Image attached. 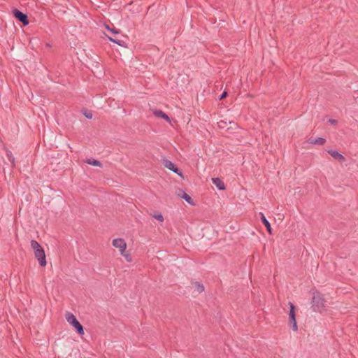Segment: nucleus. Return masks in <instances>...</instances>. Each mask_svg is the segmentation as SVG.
<instances>
[{
    "label": "nucleus",
    "instance_id": "f257e3e1",
    "mask_svg": "<svg viewBox=\"0 0 358 358\" xmlns=\"http://www.w3.org/2000/svg\"><path fill=\"white\" fill-rule=\"evenodd\" d=\"M31 247L34 251V256L38 261L40 266L42 267L45 266L47 262L45 251L42 246L36 241L31 240Z\"/></svg>",
    "mask_w": 358,
    "mask_h": 358
},
{
    "label": "nucleus",
    "instance_id": "f03ea898",
    "mask_svg": "<svg viewBox=\"0 0 358 358\" xmlns=\"http://www.w3.org/2000/svg\"><path fill=\"white\" fill-rule=\"evenodd\" d=\"M326 301L324 300L323 295L320 292H315L313 294L312 299V308L314 311L321 313L325 308Z\"/></svg>",
    "mask_w": 358,
    "mask_h": 358
},
{
    "label": "nucleus",
    "instance_id": "7ed1b4c3",
    "mask_svg": "<svg viewBox=\"0 0 358 358\" xmlns=\"http://www.w3.org/2000/svg\"><path fill=\"white\" fill-rule=\"evenodd\" d=\"M66 318L68 322L71 324L76 329V331L80 335L84 334L83 327L81 325V324L73 314L68 313L66 315Z\"/></svg>",
    "mask_w": 358,
    "mask_h": 358
},
{
    "label": "nucleus",
    "instance_id": "20e7f679",
    "mask_svg": "<svg viewBox=\"0 0 358 358\" xmlns=\"http://www.w3.org/2000/svg\"><path fill=\"white\" fill-rule=\"evenodd\" d=\"M289 305L290 307L289 313V322L292 329L296 331L298 330V326L296 321V307L292 302H289Z\"/></svg>",
    "mask_w": 358,
    "mask_h": 358
},
{
    "label": "nucleus",
    "instance_id": "39448f33",
    "mask_svg": "<svg viewBox=\"0 0 358 358\" xmlns=\"http://www.w3.org/2000/svg\"><path fill=\"white\" fill-rule=\"evenodd\" d=\"M13 16L20 22H22L24 25H27L29 24L28 17L25 13H23L18 9L15 8L13 10Z\"/></svg>",
    "mask_w": 358,
    "mask_h": 358
},
{
    "label": "nucleus",
    "instance_id": "423d86ee",
    "mask_svg": "<svg viewBox=\"0 0 358 358\" xmlns=\"http://www.w3.org/2000/svg\"><path fill=\"white\" fill-rule=\"evenodd\" d=\"M113 245L120 250V254L124 255L126 252L127 243L123 238H115L113 241Z\"/></svg>",
    "mask_w": 358,
    "mask_h": 358
},
{
    "label": "nucleus",
    "instance_id": "0eeeda50",
    "mask_svg": "<svg viewBox=\"0 0 358 358\" xmlns=\"http://www.w3.org/2000/svg\"><path fill=\"white\" fill-rule=\"evenodd\" d=\"M164 165L168 169L173 171L174 173H178L180 176H182V173L180 171L179 169L172 162L169 160H165L164 162Z\"/></svg>",
    "mask_w": 358,
    "mask_h": 358
},
{
    "label": "nucleus",
    "instance_id": "6e6552de",
    "mask_svg": "<svg viewBox=\"0 0 358 358\" xmlns=\"http://www.w3.org/2000/svg\"><path fill=\"white\" fill-rule=\"evenodd\" d=\"M178 196L184 199L187 203H189L191 205H194L193 203L192 197L188 195L185 192H184L182 189H179L177 193Z\"/></svg>",
    "mask_w": 358,
    "mask_h": 358
},
{
    "label": "nucleus",
    "instance_id": "1a4fd4ad",
    "mask_svg": "<svg viewBox=\"0 0 358 358\" xmlns=\"http://www.w3.org/2000/svg\"><path fill=\"white\" fill-rule=\"evenodd\" d=\"M327 152L335 159L338 160L340 162H343L345 161V158L344 156L338 153V152L329 150L327 151Z\"/></svg>",
    "mask_w": 358,
    "mask_h": 358
},
{
    "label": "nucleus",
    "instance_id": "9d476101",
    "mask_svg": "<svg viewBox=\"0 0 358 358\" xmlns=\"http://www.w3.org/2000/svg\"><path fill=\"white\" fill-rule=\"evenodd\" d=\"M259 216H260V218H261V220H262V223L264 224V225L266 228L267 231L270 234H272V228L271 227V224H270L269 222L266 220V218L264 216L263 213H259Z\"/></svg>",
    "mask_w": 358,
    "mask_h": 358
},
{
    "label": "nucleus",
    "instance_id": "9b49d317",
    "mask_svg": "<svg viewBox=\"0 0 358 358\" xmlns=\"http://www.w3.org/2000/svg\"><path fill=\"white\" fill-rule=\"evenodd\" d=\"M153 114L157 117H161L167 121L168 122H171L170 117L161 110H155L153 111Z\"/></svg>",
    "mask_w": 358,
    "mask_h": 358
},
{
    "label": "nucleus",
    "instance_id": "f8f14e48",
    "mask_svg": "<svg viewBox=\"0 0 358 358\" xmlns=\"http://www.w3.org/2000/svg\"><path fill=\"white\" fill-rule=\"evenodd\" d=\"M213 182L219 189L222 190L225 189L224 184L221 179L218 178H213Z\"/></svg>",
    "mask_w": 358,
    "mask_h": 358
},
{
    "label": "nucleus",
    "instance_id": "ddd939ff",
    "mask_svg": "<svg viewBox=\"0 0 358 358\" xmlns=\"http://www.w3.org/2000/svg\"><path fill=\"white\" fill-rule=\"evenodd\" d=\"M86 163H87L88 164H90V165L94 166H99V167L102 166V164L101 163L100 161L95 159H92V158L87 159Z\"/></svg>",
    "mask_w": 358,
    "mask_h": 358
},
{
    "label": "nucleus",
    "instance_id": "4468645a",
    "mask_svg": "<svg viewBox=\"0 0 358 358\" xmlns=\"http://www.w3.org/2000/svg\"><path fill=\"white\" fill-rule=\"evenodd\" d=\"M192 284L197 289L199 293H201L204 291V286L199 282H192Z\"/></svg>",
    "mask_w": 358,
    "mask_h": 358
},
{
    "label": "nucleus",
    "instance_id": "2eb2a0df",
    "mask_svg": "<svg viewBox=\"0 0 358 358\" xmlns=\"http://www.w3.org/2000/svg\"><path fill=\"white\" fill-rule=\"evenodd\" d=\"M150 215L159 222H162L164 221V217L159 212L155 211L153 213H150Z\"/></svg>",
    "mask_w": 358,
    "mask_h": 358
},
{
    "label": "nucleus",
    "instance_id": "dca6fc26",
    "mask_svg": "<svg viewBox=\"0 0 358 358\" xmlns=\"http://www.w3.org/2000/svg\"><path fill=\"white\" fill-rule=\"evenodd\" d=\"M326 142V139L323 138H317L315 140H310V143L312 144L324 145Z\"/></svg>",
    "mask_w": 358,
    "mask_h": 358
},
{
    "label": "nucleus",
    "instance_id": "f3484780",
    "mask_svg": "<svg viewBox=\"0 0 358 358\" xmlns=\"http://www.w3.org/2000/svg\"><path fill=\"white\" fill-rule=\"evenodd\" d=\"M6 156H7L8 160L10 162V163L12 164V167L14 168L15 166V158H14L11 151L7 150Z\"/></svg>",
    "mask_w": 358,
    "mask_h": 358
},
{
    "label": "nucleus",
    "instance_id": "a211bd4d",
    "mask_svg": "<svg viewBox=\"0 0 358 358\" xmlns=\"http://www.w3.org/2000/svg\"><path fill=\"white\" fill-rule=\"evenodd\" d=\"M122 255L126 258L127 262H131V258L130 257L129 254H127L125 252H124V255Z\"/></svg>",
    "mask_w": 358,
    "mask_h": 358
},
{
    "label": "nucleus",
    "instance_id": "6ab92c4d",
    "mask_svg": "<svg viewBox=\"0 0 358 358\" xmlns=\"http://www.w3.org/2000/svg\"><path fill=\"white\" fill-rule=\"evenodd\" d=\"M227 94H228L227 92V91H224L222 92V95L220 96V99L222 100V99H225L227 96Z\"/></svg>",
    "mask_w": 358,
    "mask_h": 358
},
{
    "label": "nucleus",
    "instance_id": "aec40b11",
    "mask_svg": "<svg viewBox=\"0 0 358 358\" xmlns=\"http://www.w3.org/2000/svg\"><path fill=\"white\" fill-rule=\"evenodd\" d=\"M329 122L331 124H333V125H336L337 123H338V121L335 119H329Z\"/></svg>",
    "mask_w": 358,
    "mask_h": 358
},
{
    "label": "nucleus",
    "instance_id": "412c9836",
    "mask_svg": "<svg viewBox=\"0 0 358 358\" xmlns=\"http://www.w3.org/2000/svg\"><path fill=\"white\" fill-rule=\"evenodd\" d=\"M84 115L88 119H91L92 117V113L91 112L85 113Z\"/></svg>",
    "mask_w": 358,
    "mask_h": 358
},
{
    "label": "nucleus",
    "instance_id": "4be33fe9",
    "mask_svg": "<svg viewBox=\"0 0 358 358\" xmlns=\"http://www.w3.org/2000/svg\"><path fill=\"white\" fill-rule=\"evenodd\" d=\"M109 39H110L111 41H113V42H115V43H118V41H117V40H116V39H115V38H111V37H109Z\"/></svg>",
    "mask_w": 358,
    "mask_h": 358
},
{
    "label": "nucleus",
    "instance_id": "5701e85b",
    "mask_svg": "<svg viewBox=\"0 0 358 358\" xmlns=\"http://www.w3.org/2000/svg\"><path fill=\"white\" fill-rule=\"evenodd\" d=\"M112 31H113V33H114V34H117V31H115V30H113Z\"/></svg>",
    "mask_w": 358,
    "mask_h": 358
}]
</instances>
